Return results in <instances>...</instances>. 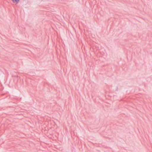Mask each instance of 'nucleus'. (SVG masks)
<instances>
[{
    "label": "nucleus",
    "mask_w": 152,
    "mask_h": 152,
    "mask_svg": "<svg viewBox=\"0 0 152 152\" xmlns=\"http://www.w3.org/2000/svg\"><path fill=\"white\" fill-rule=\"evenodd\" d=\"M12 1L14 3H16V4H18L20 1V0H12Z\"/></svg>",
    "instance_id": "1"
}]
</instances>
